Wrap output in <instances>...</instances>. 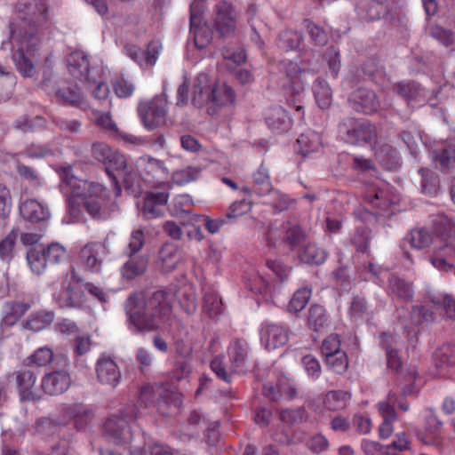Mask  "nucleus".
<instances>
[{"instance_id": "1", "label": "nucleus", "mask_w": 455, "mask_h": 455, "mask_svg": "<svg viewBox=\"0 0 455 455\" xmlns=\"http://www.w3.org/2000/svg\"><path fill=\"white\" fill-rule=\"evenodd\" d=\"M18 20L10 24V44L17 70L25 77L36 73L35 60L42 40L39 28L47 20L44 0H28L17 4Z\"/></svg>"}, {"instance_id": "2", "label": "nucleus", "mask_w": 455, "mask_h": 455, "mask_svg": "<svg viewBox=\"0 0 455 455\" xmlns=\"http://www.w3.org/2000/svg\"><path fill=\"white\" fill-rule=\"evenodd\" d=\"M68 188L69 189L67 200L68 211L72 222L84 220V210L96 220H105L109 217L107 193L101 185L67 174L62 190L68 194Z\"/></svg>"}, {"instance_id": "3", "label": "nucleus", "mask_w": 455, "mask_h": 455, "mask_svg": "<svg viewBox=\"0 0 455 455\" xmlns=\"http://www.w3.org/2000/svg\"><path fill=\"white\" fill-rule=\"evenodd\" d=\"M124 309L132 331H153L158 328L159 321L171 314L172 294L163 290L147 296L133 293L125 300Z\"/></svg>"}, {"instance_id": "4", "label": "nucleus", "mask_w": 455, "mask_h": 455, "mask_svg": "<svg viewBox=\"0 0 455 455\" xmlns=\"http://www.w3.org/2000/svg\"><path fill=\"white\" fill-rule=\"evenodd\" d=\"M435 243L429 262L437 270L455 275V225L445 215H436L433 220Z\"/></svg>"}, {"instance_id": "5", "label": "nucleus", "mask_w": 455, "mask_h": 455, "mask_svg": "<svg viewBox=\"0 0 455 455\" xmlns=\"http://www.w3.org/2000/svg\"><path fill=\"white\" fill-rule=\"evenodd\" d=\"M229 364L226 365L223 355H218L211 361V369L216 376L227 382H231L233 373L243 371L249 357L248 343L242 339L232 340L227 349Z\"/></svg>"}, {"instance_id": "6", "label": "nucleus", "mask_w": 455, "mask_h": 455, "mask_svg": "<svg viewBox=\"0 0 455 455\" xmlns=\"http://www.w3.org/2000/svg\"><path fill=\"white\" fill-rule=\"evenodd\" d=\"M137 419L135 405L125 407L117 414L108 418L104 424V432L108 439L117 445H129L133 439L132 424Z\"/></svg>"}, {"instance_id": "7", "label": "nucleus", "mask_w": 455, "mask_h": 455, "mask_svg": "<svg viewBox=\"0 0 455 455\" xmlns=\"http://www.w3.org/2000/svg\"><path fill=\"white\" fill-rule=\"evenodd\" d=\"M145 243V235L141 228L132 232L127 249L124 254L128 257L127 261L121 268L122 276L131 280L145 273L148 259L146 255L138 254Z\"/></svg>"}, {"instance_id": "8", "label": "nucleus", "mask_w": 455, "mask_h": 455, "mask_svg": "<svg viewBox=\"0 0 455 455\" xmlns=\"http://www.w3.org/2000/svg\"><path fill=\"white\" fill-rule=\"evenodd\" d=\"M93 157L105 165L106 172L111 179L116 196L120 195L121 187L117 181V175L114 171H121L125 167V157L121 153L113 150L107 144L96 142L92 147Z\"/></svg>"}, {"instance_id": "9", "label": "nucleus", "mask_w": 455, "mask_h": 455, "mask_svg": "<svg viewBox=\"0 0 455 455\" xmlns=\"http://www.w3.org/2000/svg\"><path fill=\"white\" fill-rule=\"evenodd\" d=\"M339 132L354 145L371 144L377 139L376 127L367 120L348 119L339 125Z\"/></svg>"}, {"instance_id": "10", "label": "nucleus", "mask_w": 455, "mask_h": 455, "mask_svg": "<svg viewBox=\"0 0 455 455\" xmlns=\"http://www.w3.org/2000/svg\"><path fill=\"white\" fill-rule=\"evenodd\" d=\"M138 113L148 130H154L164 124L167 114V100L164 92L149 101L140 102Z\"/></svg>"}, {"instance_id": "11", "label": "nucleus", "mask_w": 455, "mask_h": 455, "mask_svg": "<svg viewBox=\"0 0 455 455\" xmlns=\"http://www.w3.org/2000/svg\"><path fill=\"white\" fill-rule=\"evenodd\" d=\"M213 26L220 36L235 35L238 23V12L235 5L227 0L219 1L214 6Z\"/></svg>"}, {"instance_id": "12", "label": "nucleus", "mask_w": 455, "mask_h": 455, "mask_svg": "<svg viewBox=\"0 0 455 455\" xmlns=\"http://www.w3.org/2000/svg\"><path fill=\"white\" fill-rule=\"evenodd\" d=\"M140 400L145 403V406L156 403L158 411L164 416H170L172 414V411H170L172 405L175 408L178 407V401L175 400L173 394L158 385L142 387L140 393Z\"/></svg>"}, {"instance_id": "13", "label": "nucleus", "mask_w": 455, "mask_h": 455, "mask_svg": "<svg viewBox=\"0 0 455 455\" xmlns=\"http://www.w3.org/2000/svg\"><path fill=\"white\" fill-rule=\"evenodd\" d=\"M55 301L61 308H81L85 302L83 279L74 269L68 285L55 296Z\"/></svg>"}, {"instance_id": "14", "label": "nucleus", "mask_w": 455, "mask_h": 455, "mask_svg": "<svg viewBox=\"0 0 455 455\" xmlns=\"http://www.w3.org/2000/svg\"><path fill=\"white\" fill-rule=\"evenodd\" d=\"M95 373L99 383L116 388L122 379L120 367L109 355L103 354L98 358L95 364Z\"/></svg>"}, {"instance_id": "15", "label": "nucleus", "mask_w": 455, "mask_h": 455, "mask_svg": "<svg viewBox=\"0 0 455 455\" xmlns=\"http://www.w3.org/2000/svg\"><path fill=\"white\" fill-rule=\"evenodd\" d=\"M20 401L36 402L41 399L36 389V373L28 368L15 371L12 374Z\"/></svg>"}, {"instance_id": "16", "label": "nucleus", "mask_w": 455, "mask_h": 455, "mask_svg": "<svg viewBox=\"0 0 455 455\" xmlns=\"http://www.w3.org/2000/svg\"><path fill=\"white\" fill-rule=\"evenodd\" d=\"M71 384L72 379L67 371L55 370L43 376L40 387L44 394L55 396L66 393Z\"/></svg>"}, {"instance_id": "17", "label": "nucleus", "mask_w": 455, "mask_h": 455, "mask_svg": "<svg viewBox=\"0 0 455 455\" xmlns=\"http://www.w3.org/2000/svg\"><path fill=\"white\" fill-rule=\"evenodd\" d=\"M348 100L355 111L366 115L376 113L380 108V101L375 92L368 88L356 89L350 94Z\"/></svg>"}, {"instance_id": "18", "label": "nucleus", "mask_w": 455, "mask_h": 455, "mask_svg": "<svg viewBox=\"0 0 455 455\" xmlns=\"http://www.w3.org/2000/svg\"><path fill=\"white\" fill-rule=\"evenodd\" d=\"M106 254V246L102 243H88L79 252V260L85 270L99 273L102 267V256Z\"/></svg>"}, {"instance_id": "19", "label": "nucleus", "mask_w": 455, "mask_h": 455, "mask_svg": "<svg viewBox=\"0 0 455 455\" xmlns=\"http://www.w3.org/2000/svg\"><path fill=\"white\" fill-rule=\"evenodd\" d=\"M199 12L198 4H192L190 6V32L193 35L196 46L204 49L212 42V31L207 24H200Z\"/></svg>"}, {"instance_id": "20", "label": "nucleus", "mask_w": 455, "mask_h": 455, "mask_svg": "<svg viewBox=\"0 0 455 455\" xmlns=\"http://www.w3.org/2000/svg\"><path fill=\"white\" fill-rule=\"evenodd\" d=\"M161 50L162 44L158 41L150 42L146 51H142L135 45L126 46L124 48L126 55L143 68L154 66Z\"/></svg>"}, {"instance_id": "21", "label": "nucleus", "mask_w": 455, "mask_h": 455, "mask_svg": "<svg viewBox=\"0 0 455 455\" xmlns=\"http://www.w3.org/2000/svg\"><path fill=\"white\" fill-rule=\"evenodd\" d=\"M379 344L386 351L387 367L398 373L403 366V361L398 351V348L401 346L398 337L396 335L383 332L379 336Z\"/></svg>"}, {"instance_id": "22", "label": "nucleus", "mask_w": 455, "mask_h": 455, "mask_svg": "<svg viewBox=\"0 0 455 455\" xmlns=\"http://www.w3.org/2000/svg\"><path fill=\"white\" fill-rule=\"evenodd\" d=\"M212 84L208 75L199 74L193 82L192 103L196 108L211 104Z\"/></svg>"}, {"instance_id": "23", "label": "nucleus", "mask_w": 455, "mask_h": 455, "mask_svg": "<svg viewBox=\"0 0 455 455\" xmlns=\"http://www.w3.org/2000/svg\"><path fill=\"white\" fill-rule=\"evenodd\" d=\"M366 200L371 205L379 211L380 214L389 215V210L399 201L398 196L392 195L385 188H373L365 195ZM394 212L391 211L390 214Z\"/></svg>"}, {"instance_id": "24", "label": "nucleus", "mask_w": 455, "mask_h": 455, "mask_svg": "<svg viewBox=\"0 0 455 455\" xmlns=\"http://www.w3.org/2000/svg\"><path fill=\"white\" fill-rule=\"evenodd\" d=\"M169 194L165 192H156L148 194L141 208L142 215L145 219L150 220L158 218L164 213V206L167 204Z\"/></svg>"}, {"instance_id": "25", "label": "nucleus", "mask_w": 455, "mask_h": 455, "mask_svg": "<svg viewBox=\"0 0 455 455\" xmlns=\"http://www.w3.org/2000/svg\"><path fill=\"white\" fill-rule=\"evenodd\" d=\"M314 77L313 73L307 68L299 66L297 62L291 61L286 70V79H289V87L295 88L299 95L302 92L305 84Z\"/></svg>"}, {"instance_id": "26", "label": "nucleus", "mask_w": 455, "mask_h": 455, "mask_svg": "<svg viewBox=\"0 0 455 455\" xmlns=\"http://www.w3.org/2000/svg\"><path fill=\"white\" fill-rule=\"evenodd\" d=\"M20 212L24 220L30 222H42L50 218L48 207L36 200L28 199L20 205Z\"/></svg>"}, {"instance_id": "27", "label": "nucleus", "mask_w": 455, "mask_h": 455, "mask_svg": "<svg viewBox=\"0 0 455 455\" xmlns=\"http://www.w3.org/2000/svg\"><path fill=\"white\" fill-rule=\"evenodd\" d=\"M68 71L76 79L90 82L89 60L83 52H74L68 56Z\"/></svg>"}, {"instance_id": "28", "label": "nucleus", "mask_w": 455, "mask_h": 455, "mask_svg": "<svg viewBox=\"0 0 455 455\" xmlns=\"http://www.w3.org/2000/svg\"><path fill=\"white\" fill-rule=\"evenodd\" d=\"M161 267L164 272L173 270L183 259V251L173 243H165L158 253Z\"/></svg>"}, {"instance_id": "29", "label": "nucleus", "mask_w": 455, "mask_h": 455, "mask_svg": "<svg viewBox=\"0 0 455 455\" xmlns=\"http://www.w3.org/2000/svg\"><path fill=\"white\" fill-rule=\"evenodd\" d=\"M387 291L394 299L398 300L403 302H410L412 300V284L395 275H392L388 278Z\"/></svg>"}, {"instance_id": "30", "label": "nucleus", "mask_w": 455, "mask_h": 455, "mask_svg": "<svg viewBox=\"0 0 455 455\" xmlns=\"http://www.w3.org/2000/svg\"><path fill=\"white\" fill-rule=\"evenodd\" d=\"M283 329L282 326L267 323L261 328L260 340L267 350H275L283 345Z\"/></svg>"}, {"instance_id": "31", "label": "nucleus", "mask_w": 455, "mask_h": 455, "mask_svg": "<svg viewBox=\"0 0 455 455\" xmlns=\"http://www.w3.org/2000/svg\"><path fill=\"white\" fill-rule=\"evenodd\" d=\"M212 92L211 108L228 106L235 100V92L226 83L213 82Z\"/></svg>"}, {"instance_id": "32", "label": "nucleus", "mask_w": 455, "mask_h": 455, "mask_svg": "<svg viewBox=\"0 0 455 455\" xmlns=\"http://www.w3.org/2000/svg\"><path fill=\"white\" fill-rule=\"evenodd\" d=\"M403 240L415 250H424L434 243V235L428 228L419 227L411 229Z\"/></svg>"}, {"instance_id": "33", "label": "nucleus", "mask_w": 455, "mask_h": 455, "mask_svg": "<svg viewBox=\"0 0 455 455\" xmlns=\"http://www.w3.org/2000/svg\"><path fill=\"white\" fill-rule=\"evenodd\" d=\"M307 324L314 332H322L329 325L325 308L319 304H312L308 309Z\"/></svg>"}, {"instance_id": "34", "label": "nucleus", "mask_w": 455, "mask_h": 455, "mask_svg": "<svg viewBox=\"0 0 455 455\" xmlns=\"http://www.w3.org/2000/svg\"><path fill=\"white\" fill-rule=\"evenodd\" d=\"M426 432L431 435L430 438H420V441L427 445H437L440 441L438 435L443 427V421L436 415L433 408L426 410Z\"/></svg>"}, {"instance_id": "35", "label": "nucleus", "mask_w": 455, "mask_h": 455, "mask_svg": "<svg viewBox=\"0 0 455 455\" xmlns=\"http://www.w3.org/2000/svg\"><path fill=\"white\" fill-rule=\"evenodd\" d=\"M30 308V305L20 301H8L3 306V323L12 326Z\"/></svg>"}, {"instance_id": "36", "label": "nucleus", "mask_w": 455, "mask_h": 455, "mask_svg": "<svg viewBox=\"0 0 455 455\" xmlns=\"http://www.w3.org/2000/svg\"><path fill=\"white\" fill-rule=\"evenodd\" d=\"M394 91L408 101H420L426 99V91L421 88L419 84L412 81L396 84L394 87Z\"/></svg>"}, {"instance_id": "37", "label": "nucleus", "mask_w": 455, "mask_h": 455, "mask_svg": "<svg viewBox=\"0 0 455 455\" xmlns=\"http://www.w3.org/2000/svg\"><path fill=\"white\" fill-rule=\"evenodd\" d=\"M298 256L300 261L307 264L320 265L323 263L327 258V253L322 248L315 244L306 243L304 246L298 251Z\"/></svg>"}, {"instance_id": "38", "label": "nucleus", "mask_w": 455, "mask_h": 455, "mask_svg": "<svg viewBox=\"0 0 455 455\" xmlns=\"http://www.w3.org/2000/svg\"><path fill=\"white\" fill-rule=\"evenodd\" d=\"M27 260L33 273L42 274L46 268L47 259L44 246L30 247L27 251Z\"/></svg>"}, {"instance_id": "39", "label": "nucleus", "mask_w": 455, "mask_h": 455, "mask_svg": "<svg viewBox=\"0 0 455 455\" xmlns=\"http://www.w3.org/2000/svg\"><path fill=\"white\" fill-rule=\"evenodd\" d=\"M288 224L290 227H286V245H289L291 251H300L307 243V233L298 224H292L290 221Z\"/></svg>"}, {"instance_id": "40", "label": "nucleus", "mask_w": 455, "mask_h": 455, "mask_svg": "<svg viewBox=\"0 0 455 455\" xmlns=\"http://www.w3.org/2000/svg\"><path fill=\"white\" fill-rule=\"evenodd\" d=\"M53 320L54 313L52 311H39L29 315L24 327L33 331H39L49 326Z\"/></svg>"}, {"instance_id": "41", "label": "nucleus", "mask_w": 455, "mask_h": 455, "mask_svg": "<svg viewBox=\"0 0 455 455\" xmlns=\"http://www.w3.org/2000/svg\"><path fill=\"white\" fill-rule=\"evenodd\" d=\"M319 148V138L316 133H303L296 140L294 150L306 156L310 152H315Z\"/></svg>"}, {"instance_id": "42", "label": "nucleus", "mask_w": 455, "mask_h": 455, "mask_svg": "<svg viewBox=\"0 0 455 455\" xmlns=\"http://www.w3.org/2000/svg\"><path fill=\"white\" fill-rule=\"evenodd\" d=\"M313 88L317 105L323 109L328 108L332 98V92L329 84L324 80L316 78Z\"/></svg>"}, {"instance_id": "43", "label": "nucleus", "mask_w": 455, "mask_h": 455, "mask_svg": "<svg viewBox=\"0 0 455 455\" xmlns=\"http://www.w3.org/2000/svg\"><path fill=\"white\" fill-rule=\"evenodd\" d=\"M433 160L443 172L455 169V145H448L440 152H433Z\"/></svg>"}, {"instance_id": "44", "label": "nucleus", "mask_w": 455, "mask_h": 455, "mask_svg": "<svg viewBox=\"0 0 455 455\" xmlns=\"http://www.w3.org/2000/svg\"><path fill=\"white\" fill-rule=\"evenodd\" d=\"M428 34L445 47L455 50V34L438 24H432L427 28Z\"/></svg>"}, {"instance_id": "45", "label": "nucleus", "mask_w": 455, "mask_h": 455, "mask_svg": "<svg viewBox=\"0 0 455 455\" xmlns=\"http://www.w3.org/2000/svg\"><path fill=\"white\" fill-rule=\"evenodd\" d=\"M435 366L442 370L448 365L455 364V345L443 344L434 354Z\"/></svg>"}, {"instance_id": "46", "label": "nucleus", "mask_w": 455, "mask_h": 455, "mask_svg": "<svg viewBox=\"0 0 455 455\" xmlns=\"http://www.w3.org/2000/svg\"><path fill=\"white\" fill-rule=\"evenodd\" d=\"M252 179L254 183L253 189L256 194L259 196H266L271 191L272 185L268 171L263 165H260L253 173Z\"/></svg>"}, {"instance_id": "47", "label": "nucleus", "mask_w": 455, "mask_h": 455, "mask_svg": "<svg viewBox=\"0 0 455 455\" xmlns=\"http://www.w3.org/2000/svg\"><path fill=\"white\" fill-rule=\"evenodd\" d=\"M350 394L346 391H330L325 397L324 403L330 411H339L347 407Z\"/></svg>"}, {"instance_id": "48", "label": "nucleus", "mask_w": 455, "mask_h": 455, "mask_svg": "<svg viewBox=\"0 0 455 455\" xmlns=\"http://www.w3.org/2000/svg\"><path fill=\"white\" fill-rule=\"evenodd\" d=\"M192 204L193 200L189 195H179L174 197L170 212L172 216L183 218L191 213Z\"/></svg>"}, {"instance_id": "49", "label": "nucleus", "mask_w": 455, "mask_h": 455, "mask_svg": "<svg viewBox=\"0 0 455 455\" xmlns=\"http://www.w3.org/2000/svg\"><path fill=\"white\" fill-rule=\"evenodd\" d=\"M58 99L65 104L77 107L83 103L84 99L77 86L60 88L55 92Z\"/></svg>"}, {"instance_id": "50", "label": "nucleus", "mask_w": 455, "mask_h": 455, "mask_svg": "<svg viewBox=\"0 0 455 455\" xmlns=\"http://www.w3.org/2000/svg\"><path fill=\"white\" fill-rule=\"evenodd\" d=\"M203 308L210 317H215L221 313L222 301L216 292L205 291Z\"/></svg>"}, {"instance_id": "51", "label": "nucleus", "mask_w": 455, "mask_h": 455, "mask_svg": "<svg viewBox=\"0 0 455 455\" xmlns=\"http://www.w3.org/2000/svg\"><path fill=\"white\" fill-rule=\"evenodd\" d=\"M311 297V290L307 287L299 289L294 292L289 303V311L298 313L305 308Z\"/></svg>"}, {"instance_id": "52", "label": "nucleus", "mask_w": 455, "mask_h": 455, "mask_svg": "<svg viewBox=\"0 0 455 455\" xmlns=\"http://www.w3.org/2000/svg\"><path fill=\"white\" fill-rule=\"evenodd\" d=\"M421 189L427 195H435L438 189V176L428 169H420Z\"/></svg>"}, {"instance_id": "53", "label": "nucleus", "mask_w": 455, "mask_h": 455, "mask_svg": "<svg viewBox=\"0 0 455 455\" xmlns=\"http://www.w3.org/2000/svg\"><path fill=\"white\" fill-rule=\"evenodd\" d=\"M378 158L379 163L389 170L395 169L400 164V157L397 151L389 146H384L378 152Z\"/></svg>"}, {"instance_id": "54", "label": "nucleus", "mask_w": 455, "mask_h": 455, "mask_svg": "<svg viewBox=\"0 0 455 455\" xmlns=\"http://www.w3.org/2000/svg\"><path fill=\"white\" fill-rule=\"evenodd\" d=\"M44 119L38 116L34 118L21 116L14 124V127L22 132H36L37 129L44 128Z\"/></svg>"}, {"instance_id": "55", "label": "nucleus", "mask_w": 455, "mask_h": 455, "mask_svg": "<svg viewBox=\"0 0 455 455\" xmlns=\"http://www.w3.org/2000/svg\"><path fill=\"white\" fill-rule=\"evenodd\" d=\"M430 301L438 308L443 307L447 317L455 319V299L449 295H429Z\"/></svg>"}, {"instance_id": "56", "label": "nucleus", "mask_w": 455, "mask_h": 455, "mask_svg": "<svg viewBox=\"0 0 455 455\" xmlns=\"http://www.w3.org/2000/svg\"><path fill=\"white\" fill-rule=\"evenodd\" d=\"M324 362L330 370L338 374L344 373L348 367L347 355L344 351L325 358Z\"/></svg>"}, {"instance_id": "57", "label": "nucleus", "mask_w": 455, "mask_h": 455, "mask_svg": "<svg viewBox=\"0 0 455 455\" xmlns=\"http://www.w3.org/2000/svg\"><path fill=\"white\" fill-rule=\"evenodd\" d=\"M396 405V395L389 393L387 400L378 403V410L383 419L395 420L396 413L394 407Z\"/></svg>"}, {"instance_id": "58", "label": "nucleus", "mask_w": 455, "mask_h": 455, "mask_svg": "<svg viewBox=\"0 0 455 455\" xmlns=\"http://www.w3.org/2000/svg\"><path fill=\"white\" fill-rule=\"evenodd\" d=\"M57 424L49 417H42L35 422L33 431L35 435L49 436L55 433Z\"/></svg>"}, {"instance_id": "59", "label": "nucleus", "mask_w": 455, "mask_h": 455, "mask_svg": "<svg viewBox=\"0 0 455 455\" xmlns=\"http://www.w3.org/2000/svg\"><path fill=\"white\" fill-rule=\"evenodd\" d=\"M435 320V313L426 306L412 307L411 321L413 324L419 325L421 323H432Z\"/></svg>"}, {"instance_id": "60", "label": "nucleus", "mask_w": 455, "mask_h": 455, "mask_svg": "<svg viewBox=\"0 0 455 455\" xmlns=\"http://www.w3.org/2000/svg\"><path fill=\"white\" fill-rule=\"evenodd\" d=\"M53 359V351L49 347H43L36 349L29 357L31 363L37 366H45Z\"/></svg>"}, {"instance_id": "61", "label": "nucleus", "mask_w": 455, "mask_h": 455, "mask_svg": "<svg viewBox=\"0 0 455 455\" xmlns=\"http://www.w3.org/2000/svg\"><path fill=\"white\" fill-rule=\"evenodd\" d=\"M321 351L324 359L331 356L334 354H338V352H343V350L340 348V339L339 335L331 334L328 336L323 341Z\"/></svg>"}, {"instance_id": "62", "label": "nucleus", "mask_w": 455, "mask_h": 455, "mask_svg": "<svg viewBox=\"0 0 455 455\" xmlns=\"http://www.w3.org/2000/svg\"><path fill=\"white\" fill-rule=\"evenodd\" d=\"M17 235V233L12 230L2 242H0L1 259L9 261L12 258V251Z\"/></svg>"}, {"instance_id": "63", "label": "nucleus", "mask_w": 455, "mask_h": 455, "mask_svg": "<svg viewBox=\"0 0 455 455\" xmlns=\"http://www.w3.org/2000/svg\"><path fill=\"white\" fill-rule=\"evenodd\" d=\"M222 56L226 60L236 65L246 60V54L242 47L226 46L222 49Z\"/></svg>"}, {"instance_id": "64", "label": "nucleus", "mask_w": 455, "mask_h": 455, "mask_svg": "<svg viewBox=\"0 0 455 455\" xmlns=\"http://www.w3.org/2000/svg\"><path fill=\"white\" fill-rule=\"evenodd\" d=\"M304 22L306 23L308 34L312 41L317 45L326 44L328 42V36L325 31L308 20H305Z\"/></svg>"}]
</instances>
